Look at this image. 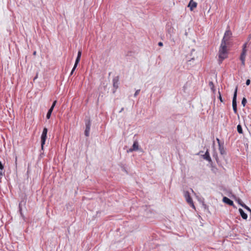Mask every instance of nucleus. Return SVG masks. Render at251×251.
<instances>
[{"label": "nucleus", "instance_id": "obj_12", "mask_svg": "<svg viewBox=\"0 0 251 251\" xmlns=\"http://www.w3.org/2000/svg\"><path fill=\"white\" fill-rule=\"evenodd\" d=\"M203 158L205 159L206 160L211 162V159L210 156V154L208 151V150H207L205 152V154L203 155Z\"/></svg>", "mask_w": 251, "mask_h": 251}, {"label": "nucleus", "instance_id": "obj_33", "mask_svg": "<svg viewBox=\"0 0 251 251\" xmlns=\"http://www.w3.org/2000/svg\"><path fill=\"white\" fill-rule=\"evenodd\" d=\"M0 175H2V173L1 171H0Z\"/></svg>", "mask_w": 251, "mask_h": 251}, {"label": "nucleus", "instance_id": "obj_14", "mask_svg": "<svg viewBox=\"0 0 251 251\" xmlns=\"http://www.w3.org/2000/svg\"><path fill=\"white\" fill-rule=\"evenodd\" d=\"M239 213L242 217V218L243 219H247V218H248V215L246 213H245L244 212V211H243V210L241 208H239Z\"/></svg>", "mask_w": 251, "mask_h": 251}, {"label": "nucleus", "instance_id": "obj_34", "mask_svg": "<svg viewBox=\"0 0 251 251\" xmlns=\"http://www.w3.org/2000/svg\"><path fill=\"white\" fill-rule=\"evenodd\" d=\"M169 32H171V28H170V29L169 30Z\"/></svg>", "mask_w": 251, "mask_h": 251}, {"label": "nucleus", "instance_id": "obj_1", "mask_svg": "<svg viewBox=\"0 0 251 251\" xmlns=\"http://www.w3.org/2000/svg\"><path fill=\"white\" fill-rule=\"evenodd\" d=\"M227 44L224 43L221 44L219 50V63H222L223 60L227 57Z\"/></svg>", "mask_w": 251, "mask_h": 251}, {"label": "nucleus", "instance_id": "obj_23", "mask_svg": "<svg viewBox=\"0 0 251 251\" xmlns=\"http://www.w3.org/2000/svg\"><path fill=\"white\" fill-rule=\"evenodd\" d=\"M219 99L220 100L221 102H223V100L222 99V96H221V93H220V91H219Z\"/></svg>", "mask_w": 251, "mask_h": 251}, {"label": "nucleus", "instance_id": "obj_2", "mask_svg": "<svg viewBox=\"0 0 251 251\" xmlns=\"http://www.w3.org/2000/svg\"><path fill=\"white\" fill-rule=\"evenodd\" d=\"M247 45V43H245V44H244V45L243 46L242 53H241L240 57V59L241 60V61L242 62V65L243 66H244L245 64V58H246V53H247V50L246 49Z\"/></svg>", "mask_w": 251, "mask_h": 251}, {"label": "nucleus", "instance_id": "obj_28", "mask_svg": "<svg viewBox=\"0 0 251 251\" xmlns=\"http://www.w3.org/2000/svg\"><path fill=\"white\" fill-rule=\"evenodd\" d=\"M158 45L159 46H163V43L160 42L158 43Z\"/></svg>", "mask_w": 251, "mask_h": 251}, {"label": "nucleus", "instance_id": "obj_17", "mask_svg": "<svg viewBox=\"0 0 251 251\" xmlns=\"http://www.w3.org/2000/svg\"><path fill=\"white\" fill-rule=\"evenodd\" d=\"M52 111L53 110H51L50 109L49 110L46 116V117L48 119H49L50 118Z\"/></svg>", "mask_w": 251, "mask_h": 251}, {"label": "nucleus", "instance_id": "obj_3", "mask_svg": "<svg viewBox=\"0 0 251 251\" xmlns=\"http://www.w3.org/2000/svg\"><path fill=\"white\" fill-rule=\"evenodd\" d=\"M231 35L232 33L230 30H226L221 42L228 45L229 43V40L231 38Z\"/></svg>", "mask_w": 251, "mask_h": 251}, {"label": "nucleus", "instance_id": "obj_4", "mask_svg": "<svg viewBox=\"0 0 251 251\" xmlns=\"http://www.w3.org/2000/svg\"><path fill=\"white\" fill-rule=\"evenodd\" d=\"M237 93V87H236L235 89L234 94H233V99H232V107H233V110L234 113L235 114H236L237 112V102H236Z\"/></svg>", "mask_w": 251, "mask_h": 251}, {"label": "nucleus", "instance_id": "obj_11", "mask_svg": "<svg viewBox=\"0 0 251 251\" xmlns=\"http://www.w3.org/2000/svg\"><path fill=\"white\" fill-rule=\"evenodd\" d=\"M223 201L225 203L228 204L229 205L233 206V202L230 200L229 199L226 197H224L223 199Z\"/></svg>", "mask_w": 251, "mask_h": 251}, {"label": "nucleus", "instance_id": "obj_19", "mask_svg": "<svg viewBox=\"0 0 251 251\" xmlns=\"http://www.w3.org/2000/svg\"><path fill=\"white\" fill-rule=\"evenodd\" d=\"M22 201H21V202L19 203V211L20 212L21 215L22 216H23V213H22Z\"/></svg>", "mask_w": 251, "mask_h": 251}, {"label": "nucleus", "instance_id": "obj_7", "mask_svg": "<svg viewBox=\"0 0 251 251\" xmlns=\"http://www.w3.org/2000/svg\"><path fill=\"white\" fill-rule=\"evenodd\" d=\"M81 55V50H80L78 51L77 56V57L76 58L74 66V67H73V69H72V70L71 71V75H73V72H74V71L75 70V68H76V67L77 66V64H78V63H79V62L80 61Z\"/></svg>", "mask_w": 251, "mask_h": 251}, {"label": "nucleus", "instance_id": "obj_31", "mask_svg": "<svg viewBox=\"0 0 251 251\" xmlns=\"http://www.w3.org/2000/svg\"><path fill=\"white\" fill-rule=\"evenodd\" d=\"M124 108L123 107L121 108V110L119 111L120 113L122 112L124 110Z\"/></svg>", "mask_w": 251, "mask_h": 251}, {"label": "nucleus", "instance_id": "obj_26", "mask_svg": "<svg viewBox=\"0 0 251 251\" xmlns=\"http://www.w3.org/2000/svg\"><path fill=\"white\" fill-rule=\"evenodd\" d=\"M4 168V167L3 165L2 164L1 162L0 161V170H2Z\"/></svg>", "mask_w": 251, "mask_h": 251}, {"label": "nucleus", "instance_id": "obj_18", "mask_svg": "<svg viewBox=\"0 0 251 251\" xmlns=\"http://www.w3.org/2000/svg\"><path fill=\"white\" fill-rule=\"evenodd\" d=\"M247 99L245 98H243L242 100V104L243 106H245L246 103H247Z\"/></svg>", "mask_w": 251, "mask_h": 251}, {"label": "nucleus", "instance_id": "obj_5", "mask_svg": "<svg viewBox=\"0 0 251 251\" xmlns=\"http://www.w3.org/2000/svg\"><path fill=\"white\" fill-rule=\"evenodd\" d=\"M48 132V129L46 127H44L41 135V148L43 150L44 145L45 144V142L47 139V135Z\"/></svg>", "mask_w": 251, "mask_h": 251}, {"label": "nucleus", "instance_id": "obj_30", "mask_svg": "<svg viewBox=\"0 0 251 251\" xmlns=\"http://www.w3.org/2000/svg\"><path fill=\"white\" fill-rule=\"evenodd\" d=\"M54 106H54V105H51V107H50V109H51V110H53V108H54Z\"/></svg>", "mask_w": 251, "mask_h": 251}, {"label": "nucleus", "instance_id": "obj_29", "mask_svg": "<svg viewBox=\"0 0 251 251\" xmlns=\"http://www.w3.org/2000/svg\"><path fill=\"white\" fill-rule=\"evenodd\" d=\"M56 102H57V101H56V100H54V101H53V103H52V105H53L55 106V104H56Z\"/></svg>", "mask_w": 251, "mask_h": 251}, {"label": "nucleus", "instance_id": "obj_20", "mask_svg": "<svg viewBox=\"0 0 251 251\" xmlns=\"http://www.w3.org/2000/svg\"><path fill=\"white\" fill-rule=\"evenodd\" d=\"M241 205L245 208V209H246L247 210H248L249 211H250V212H251V209L248 207L247 206V205H246L245 204H241Z\"/></svg>", "mask_w": 251, "mask_h": 251}, {"label": "nucleus", "instance_id": "obj_25", "mask_svg": "<svg viewBox=\"0 0 251 251\" xmlns=\"http://www.w3.org/2000/svg\"><path fill=\"white\" fill-rule=\"evenodd\" d=\"M250 83H251V81L250 79H248L246 80V84L247 85H249L250 84Z\"/></svg>", "mask_w": 251, "mask_h": 251}, {"label": "nucleus", "instance_id": "obj_22", "mask_svg": "<svg viewBox=\"0 0 251 251\" xmlns=\"http://www.w3.org/2000/svg\"><path fill=\"white\" fill-rule=\"evenodd\" d=\"M140 91V89L136 90L135 93V94H134V96L135 97H136L139 94Z\"/></svg>", "mask_w": 251, "mask_h": 251}, {"label": "nucleus", "instance_id": "obj_13", "mask_svg": "<svg viewBox=\"0 0 251 251\" xmlns=\"http://www.w3.org/2000/svg\"><path fill=\"white\" fill-rule=\"evenodd\" d=\"M219 150L221 155H225L226 154L224 144L220 145V146H219Z\"/></svg>", "mask_w": 251, "mask_h": 251}, {"label": "nucleus", "instance_id": "obj_10", "mask_svg": "<svg viewBox=\"0 0 251 251\" xmlns=\"http://www.w3.org/2000/svg\"><path fill=\"white\" fill-rule=\"evenodd\" d=\"M197 6V3L195 1H194L193 0H190L188 5L191 11H193L194 8H196Z\"/></svg>", "mask_w": 251, "mask_h": 251}, {"label": "nucleus", "instance_id": "obj_24", "mask_svg": "<svg viewBox=\"0 0 251 251\" xmlns=\"http://www.w3.org/2000/svg\"><path fill=\"white\" fill-rule=\"evenodd\" d=\"M216 140H217V142H218V146H220V145L224 144V142H223V143H221L220 140H219V138H217V139H216Z\"/></svg>", "mask_w": 251, "mask_h": 251}, {"label": "nucleus", "instance_id": "obj_16", "mask_svg": "<svg viewBox=\"0 0 251 251\" xmlns=\"http://www.w3.org/2000/svg\"><path fill=\"white\" fill-rule=\"evenodd\" d=\"M118 79L115 78L113 79V86L116 88L118 87Z\"/></svg>", "mask_w": 251, "mask_h": 251}, {"label": "nucleus", "instance_id": "obj_21", "mask_svg": "<svg viewBox=\"0 0 251 251\" xmlns=\"http://www.w3.org/2000/svg\"><path fill=\"white\" fill-rule=\"evenodd\" d=\"M209 85L211 87L212 90L214 91V84L212 81L209 82Z\"/></svg>", "mask_w": 251, "mask_h": 251}, {"label": "nucleus", "instance_id": "obj_15", "mask_svg": "<svg viewBox=\"0 0 251 251\" xmlns=\"http://www.w3.org/2000/svg\"><path fill=\"white\" fill-rule=\"evenodd\" d=\"M237 129L238 132V133L242 134L243 133V130L242 126L240 125H238L237 126Z\"/></svg>", "mask_w": 251, "mask_h": 251}, {"label": "nucleus", "instance_id": "obj_27", "mask_svg": "<svg viewBox=\"0 0 251 251\" xmlns=\"http://www.w3.org/2000/svg\"><path fill=\"white\" fill-rule=\"evenodd\" d=\"M237 201H238V203L240 205H241V204H244L243 203H242L241 200H240V199H238Z\"/></svg>", "mask_w": 251, "mask_h": 251}, {"label": "nucleus", "instance_id": "obj_32", "mask_svg": "<svg viewBox=\"0 0 251 251\" xmlns=\"http://www.w3.org/2000/svg\"><path fill=\"white\" fill-rule=\"evenodd\" d=\"M33 54V55H35L36 54V51H34Z\"/></svg>", "mask_w": 251, "mask_h": 251}, {"label": "nucleus", "instance_id": "obj_6", "mask_svg": "<svg viewBox=\"0 0 251 251\" xmlns=\"http://www.w3.org/2000/svg\"><path fill=\"white\" fill-rule=\"evenodd\" d=\"M184 197L186 201L189 203L193 208H195L192 199L191 198L190 194L188 192L186 191L184 193Z\"/></svg>", "mask_w": 251, "mask_h": 251}, {"label": "nucleus", "instance_id": "obj_9", "mask_svg": "<svg viewBox=\"0 0 251 251\" xmlns=\"http://www.w3.org/2000/svg\"><path fill=\"white\" fill-rule=\"evenodd\" d=\"M139 149V144L137 141H135L133 143L132 148L129 149V151L132 152L133 151H136Z\"/></svg>", "mask_w": 251, "mask_h": 251}, {"label": "nucleus", "instance_id": "obj_8", "mask_svg": "<svg viewBox=\"0 0 251 251\" xmlns=\"http://www.w3.org/2000/svg\"><path fill=\"white\" fill-rule=\"evenodd\" d=\"M85 135L86 136L88 137L89 135V132L90 130L91 127V122L90 120L87 121L85 123Z\"/></svg>", "mask_w": 251, "mask_h": 251}]
</instances>
